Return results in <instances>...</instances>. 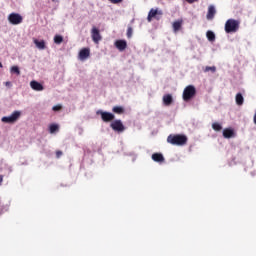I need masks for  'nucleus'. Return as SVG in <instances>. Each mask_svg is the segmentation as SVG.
Instances as JSON below:
<instances>
[{
    "instance_id": "nucleus-25",
    "label": "nucleus",
    "mask_w": 256,
    "mask_h": 256,
    "mask_svg": "<svg viewBox=\"0 0 256 256\" xmlns=\"http://www.w3.org/2000/svg\"><path fill=\"white\" fill-rule=\"evenodd\" d=\"M11 73H16V75H21V71L18 66H12L10 69Z\"/></svg>"
},
{
    "instance_id": "nucleus-7",
    "label": "nucleus",
    "mask_w": 256,
    "mask_h": 256,
    "mask_svg": "<svg viewBox=\"0 0 256 256\" xmlns=\"http://www.w3.org/2000/svg\"><path fill=\"white\" fill-rule=\"evenodd\" d=\"M110 127L113 129V131H117L118 133H123L125 131V126L123 125V122L121 120H115L110 124Z\"/></svg>"
},
{
    "instance_id": "nucleus-18",
    "label": "nucleus",
    "mask_w": 256,
    "mask_h": 256,
    "mask_svg": "<svg viewBox=\"0 0 256 256\" xmlns=\"http://www.w3.org/2000/svg\"><path fill=\"white\" fill-rule=\"evenodd\" d=\"M34 44L36 45L37 49H41V50L45 49V41L43 40L39 41L35 39Z\"/></svg>"
},
{
    "instance_id": "nucleus-34",
    "label": "nucleus",
    "mask_w": 256,
    "mask_h": 256,
    "mask_svg": "<svg viewBox=\"0 0 256 256\" xmlns=\"http://www.w3.org/2000/svg\"><path fill=\"white\" fill-rule=\"evenodd\" d=\"M60 0H52V3H59Z\"/></svg>"
},
{
    "instance_id": "nucleus-19",
    "label": "nucleus",
    "mask_w": 256,
    "mask_h": 256,
    "mask_svg": "<svg viewBox=\"0 0 256 256\" xmlns=\"http://www.w3.org/2000/svg\"><path fill=\"white\" fill-rule=\"evenodd\" d=\"M57 131H59V125L51 124L49 127V132L53 135L54 133H57Z\"/></svg>"
},
{
    "instance_id": "nucleus-27",
    "label": "nucleus",
    "mask_w": 256,
    "mask_h": 256,
    "mask_svg": "<svg viewBox=\"0 0 256 256\" xmlns=\"http://www.w3.org/2000/svg\"><path fill=\"white\" fill-rule=\"evenodd\" d=\"M127 37L128 39H131V37H133V28L131 26H129L127 29Z\"/></svg>"
},
{
    "instance_id": "nucleus-12",
    "label": "nucleus",
    "mask_w": 256,
    "mask_h": 256,
    "mask_svg": "<svg viewBox=\"0 0 256 256\" xmlns=\"http://www.w3.org/2000/svg\"><path fill=\"white\" fill-rule=\"evenodd\" d=\"M223 137L225 139H231V138L235 137V131H233V129H231V128L224 129Z\"/></svg>"
},
{
    "instance_id": "nucleus-33",
    "label": "nucleus",
    "mask_w": 256,
    "mask_h": 256,
    "mask_svg": "<svg viewBox=\"0 0 256 256\" xmlns=\"http://www.w3.org/2000/svg\"><path fill=\"white\" fill-rule=\"evenodd\" d=\"M2 183H3V176L0 175V185H2Z\"/></svg>"
},
{
    "instance_id": "nucleus-30",
    "label": "nucleus",
    "mask_w": 256,
    "mask_h": 256,
    "mask_svg": "<svg viewBox=\"0 0 256 256\" xmlns=\"http://www.w3.org/2000/svg\"><path fill=\"white\" fill-rule=\"evenodd\" d=\"M61 155H63V152L61 151H57L56 152V157L59 159V157H61Z\"/></svg>"
},
{
    "instance_id": "nucleus-20",
    "label": "nucleus",
    "mask_w": 256,
    "mask_h": 256,
    "mask_svg": "<svg viewBox=\"0 0 256 256\" xmlns=\"http://www.w3.org/2000/svg\"><path fill=\"white\" fill-rule=\"evenodd\" d=\"M203 71H204V73H209V71H211V73H216L217 67H215V66H206L203 69Z\"/></svg>"
},
{
    "instance_id": "nucleus-22",
    "label": "nucleus",
    "mask_w": 256,
    "mask_h": 256,
    "mask_svg": "<svg viewBox=\"0 0 256 256\" xmlns=\"http://www.w3.org/2000/svg\"><path fill=\"white\" fill-rule=\"evenodd\" d=\"M206 37L208 41H215V33L213 31H207Z\"/></svg>"
},
{
    "instance_id": "nucleus-13",
    "label": "nucleus",
    "mask_w": 256,
    "mask_h": 256,
    "mask_svg": "<svg viewBox=\"0 0 256 256\" xmlns=\"http://www.w3.org/2000/svg\"><path fill=\"white\" fill-rule=\"evenodd\" d=\"M215 13H217V10H215V6L210 5L208 7V13H207V19L208 21H210L211 19H213V17H215Z\"/></svg>"
},
{
    "instance_id": "nucleus-31",
    "label": "nucleus",
    "mask_w": 256,
    "mask_h": 256,
    "mask_svg": "<svg viewBox=\"0 0 256 256\" xmlns=\"http://www.w3.org/2000/svg\"><path fill=\"white\" fill-rule=\"evenodd\" d=\"M5 86H6V87H12L13 84H11V82H5Z\"/></svg>"
},
{
    "instance_id": "nucleus-2",
    "label": "nucleus",
    "mask_w": 256,
    "mask_h": 256,
    "mask_svg": "<svg viewBox=\"0 0 256 256\" xmlns=\"http://www.w3.org/2000/svg\"><path fill=\"white\" fill-rule=\"evenodd\" d=\"M239 20L228 19L225 23V32L226 33H237L239 31Z\"/></svg>"
},
{
    "instance_id": "nucleus-8",
    "label": "nucleus",
    "mask_w": 256,
    "mask_h": 256,
    "mask_svg": "<svg viewBox=\"0 0 256 256\" xmlns=\"http://www.w3.org/2000/svg\"><path fill=\"white\" fill-rule=\"evenodd\" d=\"M91 37H92V40L94 41V43H96V44L99 43V41H101V39H102L99 29H97L96 27H93L91 30Z\"/></svg>"
},
{
    "instance_id": "nucleus-24",
    "label": "nucleus",
    "mask_w": 256,
    "mask_h": 256,
    "mask_svg": "<svg viewBox=\"0 0 256 256\" xmlns=\"http://www.w3.org/2000/svg\"><path fill=\"white\" fill-rule=\"evenodd\" d=\"M212 129H214V131H221V129H223V126H221V124L215 122L212 124Z\"/></svg>"
},
{
    "instance_id": "nucleus-17",
    "label": "nucleus",
    "mask_w": 256,
    "mask_h": 256,
    "mask_svg": "<svg viewBox=\"0 0 256 256\" xmlns=\"http://www.w3.org/2000/svg\"><path fill=\"white\" fill-rule=\"evenodd\" d=\"M181 25H183L182 20H178L173 23L172 27H173L174 33H177V31H179V29H181Z\"/></svg>"
},
{
    "instance_id": "nucleus-3",
    "label": "nucleus",
    "mask_w": 256,
    "mask_h": 256,
    "mask_svg": "<svg viewBox=\"0 0 256 256\" xmlns=\"http://www.w3.org/2000/svg\"><path fill=\"white\" fill-rule=\"evenodd\" d=\"M197 93V90L195 89V86L193 85H189L187 86L184 91H183V94H182V97H183V101H191V99H193V97H195Z\"/></svg>"
},
{
    "instance_id": "nucleus-21",
    "label": "nucleus",
    "mask_w": 256,
    "mask_h": 256,
    "mask_svg": "<svg viewBox=\"0 0 256 256\" xmlns=\"http://www.w3.org/2000/svg\"><path fill=\"white\" fill-rule=\"evenodd\" d=\"M112 111L114 112V113H117L118 115H121V113H124V109H123V107H121V106H114L113 108H112Z\"/></svg>"
},
{
    "instance_id": "nucleus-16",
    "label": "nucleus",
    "mask_w": 256,
    "mask_h": 256,
    "mask_svg": "<svg viewBox=\"0 0 256 256\" xmlns=\"http://www.w3.org/2000/svg\"><path fill=\"white\" fill-rule=\"evenodd\" d=\"M236 105H243L245 102V98L243 97V94L237 93L235 97Z\"/></svg>"
},
{
    "instance_id": "nucleus-26",
    "label": "nucleus",
    "mask_w": 256,
    "mask_h": 256,
    "mask_svg": "<svg viewBox=\"0 0 256 256\" xmlns=\"http://www.w3.org/2000/svg\"><path fill=\"white\" fill-rule=\"evenodd\" d=\"M155 15H157V10L151 9L149 14H148V21H151V18L155 17Z\"/></svg>"
},
{
    "instance_id": "nucleus-23",
    "label": "nucleus",
    "mask_w": 256,
    "mask_h": 256,
    "mask_svg": "<svg viewBox=\"0 0 256 256\" xmlns=\"http://www.w3.org/2000/svg\"><path fill=\"white\" fill-rule=\"evenodd\" d=\"M54 43H56V45H61V43H63V36L61 35L54 36Z\"/></svg>"
},
{
    "instance_id": "nucleus-28",
    "label": "nucleus",
    "mask_w": 256,
    "mask_h": 256,
    "mask_svg": "<svg viewBox=\"0 0 256 256\" xmlns=\"http://www.w3.org/2000/svg\"><path fill=\"white\" fill-rule=\"evenodd\" d=\"M54 111H61V105L53 106L52 108Z\"/></svg>"
},
{
    "instance_id": "nucleus-10",
    "label": "nucleus",
    "mask_w": 256,
    "mask_h": 256,
    "mask_svg": "<svg viewBox=\"0 0 256 256\" xmlns=\"http://www.w3.org/2000/svg\"><path fill=\"white\" fill-rule=\"evenodd\" d=\"M114 45L118 51H125L127 49V41L125 40H117Z\"/></svg>"
},
{
    "instance_id": "nucleus-15",
    "label": "nucleus",
    "mask_w": 256,
    "mask_h": 256,
    "mask_svg": "<svg viewBox=\"0 0 256 256\" xmlns=\"http://www.w3.org/2000/svg\"><path fill=\"white\" fill-rule=\"evenodd\" d=\"M163 103H164V105H167V106L171 105V103H173V96H171V94L164 95Z\"/></svg>"
},
{
    "instance_id": "nucleus-14",
    "label": "nucleus",
    "mask_w": 256,
    "mask_h": 256,
    "mask_svg": "<svg viewBox=\"0 0 256 256\" xmlns=\"http://www.w3.org/2000/svg\"><path fill=\"white\" fill-rule=\"evenodd\" d=\"M152 159L156 163H163V161H165V157H163V154H161V153H154V154H152Z\"/></svg>"
},
{
    "instance_id": "nucleus-4",
    "label": "nucleus",
    "mask_w": 256,
    "mask_h": 256,
    "mask_svg": "<svg viewBox=\"0 0 256 256\" xmlns=\"http://www.w3.org/2000/svg\"><path fill=\"white\" fill-rule=\"evenodd\" d=\"M19 117H21V111H14L9 116L2 117L1 121L2 123H15L19 120Z\"/></svg>"
},
{
    "instance_id": "nucleus-11",
    "label": "nucleus",
    "mask_w": 256,
    "mask_h": 256,
    "mask_svg": "<svg viewBox=\"0 0 256 256\" xmlns=\"http://www.w3.org/2000/svg\"><path fill=\"white\" fill-rule=\"evenodd\" d=\"M30 87H31V89H33V91H43V89H45V88L41 85V83H39V82H37V81H35V80H32V81L30 82Z\"/></svg>"
},
{
    "instance_id": "nucleus-9",
    "label": "nucleus",
    "mask_w": 256,
    "mask_h": 256,
    "mask_svg": "<svg viewBox=\"0 0 256 256\" xmlns=\"http://www.w3.org/2000/svg\"><path fill=\"white\" fill-rule=\"evenodd\" d=\"M89 55H91V50H89V48H83L79 52L80 61H85V59H89Z\"/></svg>"
},
{
    "instance_id": "nucleus-29",
    "label": "nucleus",
    "mask_w": 256,
    "mask_h": 256,
    "mask_svg": "<svg viewBox=\"0 0 256 256\" xmlns=\"http://www.w3.org/2000/svg\"><path fill=\"white\" fill-rule=\"evenodd\" d=\"M110 3H114V4H117V3H121L123 0H109Z\"/></svg>"
},
{
    "instance_id": "nucleus-1",
    "label": "nucleus",
    "mask_w": 256,
    "mask_h": 256,
    "mask_svg": "<svg viewBox=\"0 0 256 256\" xmlns=\"http://www.w3.org/2000/svg\"><path fill=\"white\" fill-rule=\"evenodd\" d=\"M167 143H170V145L183 147V145H187V136L181 134H170L167 138Z\"/></svg>"
},
{
    "instance_id": "nucleus-32",
    "label": "nucleus",
    "mask_w": 256,
    "mask_h": 256,
    "mask_svg": "<svg viewBox=\"0 0 256 256\" xmlns=\"http://www.w3.org/2000/svg\"><path fill=\"white\" fill-rule=\"evenodd\" d=\"M187 1V3H196V1H199V0H186Z\"/></svg>"
},
{
    "instance_id": "nucleus-35",
    "label": "nucleus",
    "mask_w": 256,
    "mask_h": 256,
    "mask_svg": "<svg viewBox=\"0 0 256 256\" xmlns=\"http://www.w3.org/2000/svg\"><path fill=\"white\" fill-rule=\"evenodd\" d=\"M0 68H3V64L0 62Z\"/></svg>"
},
{
    "instance_id": "nucleus-5",
    "label": "nucleus",
    "mask_w": 256,
    "mask_h": 256,
    "mask_svg": "<svg viewBox=\"0 0 256 256\" xmlns=\"http://www.w3.org/2000/svg\"><path fill=\"white\" fill-rule=\"evenodd\" d=\"M8 21L11 25H21L23 23V16L19 13H11L8 16Z\"/></svg>"
},
{
    "instance_id": "nucleus-6",
    "label": "nucleus",
    "mask_w": 256,
    "mask_h": 256,
    "mask_svg": "<svg viewBox=\"0 0 256 256\" xmlns=\"http://www.w3.org/2000/svg\"><path fill=\"white\" fill-rule=\"evenodd\" d=\"M96 115H101V119L104 121V123H109V121H113V119H115V114L111 112H105L103 110H98Z\"/></svg>"
}]
</instances>
